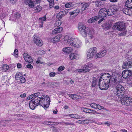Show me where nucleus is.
<instances>
[{
	"mask_svg": "<svg viewBox=\"0 0 132 132\" xmlns=\"http://www.w3.org/2000/svg\"><path fill=\"white\" fill-rule=\"evenodd\" d=\"M89 6V3H85L82 5L81 10L82 11H83L88 8Z\"/></svg>",
	"mask_w": 132,
	"mask_h": 132,
	"instance_id": "b1692460",
	"label": "nucleus"
},
{
	"mask_svg": "<svg viewBox=\"0 0 132 132\" xmlns=\"http://www.w3.org/2000/svg\"><path fill=\"white\" fill-rule=\"evenodd\" d=\"M101 2L100 1H97L95 2L96 6L97 7H99L101 6Z\"/></svg>",
	"mask_w": 132,
	"mask_h": 132,
	"instance_id": "c03bdc74",
	"label": "nucleus"
},
{
	"mask_svg": "<svg viewBox=\"0 0 132 132\" xmlns=\"http://www.w3.org/2000/svg\"><path fill=\"white\" fill-rule=\"evenodd\" d=\"M61 37V34H59L57 35L56 36L51 39L50 41L52 43H56L60 41V39Z\"/></svg>",
	"mask_w": 132,
	"mask_h": 132,
	"instance_id": "f3484780",
	"label": "nucleus"
},
{
	"mask_svg": "<svg viewBox=\"0 0 132 132\" xmlns=\"http://www.w3.org/2000/svg\"><path fill=\"white\" fill-rule=\"evenodd\" d=\"M34 43L38 46H41L43 45V43L42 40L38 36L34 35L33 39Z\"/></svg>",
	"mask_w": 132,
	"mask_h": 132,
	"instance_id": "4468645a",
	"label": "nucleus"
},
{
	"mask_svg": "<svg viewBox=\"0 0 132 132\" xmlns=\"http://www.w3.org/2000/svg\"><path fill=\"white\" fill-rule=\"evenodd\" d=\"M82 110H83V111L84 112L86 113H89V111H90V109H88L84 108H82Z\"/></svg>",
	"mask_w": 132,
	"mask_h": 132,
	"instance_id": "37998d69",
	"label": "nucleus"
},
{
	"mask_svg": "<svg viewBox=\"0 0 132 132\" xmlns=\"http://www.w3.org/2000/svg\"><path fill=\"white\" fill-rule=\"evenodd\" d=\"M76 72H84V70L82 68V69H77L76 70Z\"/></svg>",
	"mask_w": 132,
	"mask_h": 132,
	"instance_id": "e2e57ef3",
	"label": "nucleus"
},
{
	"mask_svg": "<svg viewBox=\"0 0 132 132\" xmlns=\"http://www.w3.org/2000/svg\"><path fill=\"white\" fill-rule=\"evenodd\" d=\"M99 19L98 16H96L89 19L88 21V22L89 23H92L97 20Z\"/></svg>",
	"mask_w": 132,
	"mask_h": 132,
	"instance_id": "4be33fe9",
	"label": "nucleus"
},
{
	"mask_svg": "<svg viewBox=\"0 0 132 132\" xmlns=\"http://www.w3.org/2000/svg\"><path fill=\"white\" fill-rule=\"evenodd\" d=\"M49 2L50 7L51 8H52L54 5L53 0H47Z\"/></svg>",
	"mask_w": 132,
	"mask_h": 132,
	"instance_id": "473e14b6",
	"label": "nucleus"
},
{
	"mask_svg": "<svg viewBox=\"0 0 132 132\" xmlns=\"http://www.w3.org/2000/svg\"><path fill=\"white\" fill-rule=\"evenodd\" d=\"M121 104L126 105L132 104V98L127 97H123L120 100Z\"/></svg>",
	"mask_w": 132,
	"mask_h": 132,
	"instance_id": "0eeeda50",
	"label": "nucleus"
},
{
	"mask_svg": "<svg viewBox=\"0 0 132 132\" xmlns=\"http://www.w3.org/2000/svg\"><path fill=\"white\" fill-rule=\"evenodd\" d=\"M113 28L118 30L122 32L119 34L120 36L126 35V31H125L126 28L125 27L123 23L121 22L116 23L113 27Z\"/></svg>",
	"mask_w": 132,
	"mask_h": 132,
	"instance_id": "20e7f679",
	"label": "nucleus"
},
{
	"mask_svg": "<svg viewBox=\"0 0 132 132\" xmlns=\"http://www.w3.org/2000/svg\"><path fill=\"white\" fill-rule=\"evenodd\" d=\"M34 95H34V94H33L27 97V100H29L32 99L34 97L35 98V96Z\"/></svg>",
	"mask_w": 132,
	"mask_h": 132,
	"instance_id": "09e8293b",
	"label": "nucleus"
},
{
	"mask_svg": "<svg viewBox=\"0 0 132 132\" xmlns=\"http://www.w3.org/2000/svg\"><path fill=\"white\" fill-rule=\"evenodd\" d=\"M34 9L36 12H38L42 10V7L39 5H37L34 7Z\"/></svg>",
	"mask_w": 132,
	"mask_h": 132,
	"instance_id": "c756f323",
	"label": "nucleus"
},
{
	"mask_svg": "<svg viewBox=\"0 0 132 132\" xmlns=\"http://www.w3.org/2000/svg\"><path fill=\"white\" fill-rule=\"evenodd\" d=\"M40 20L43 22V21H45L46 20V18L45 16H44L43 18H39Z\"/></svg>",
	"mask_w": 132,
	"mask_h": 132,
	"instance_id": "603ef678",
	"label": "nucleus"
},
{
	"mask_svg": "<svg viewBox=\"0 0 132 132\" xmlns=\"http://www.w3.org/2000/svg\"><path fill=\"white\" fill-rule=\"evenodd\" d=\"M14 55L16 56L18 54V50L15 49V50L14 52Z\"/></svg>",
	"mask_w": 132,
	"mask_h": 132,
	"instance_id": "69168bd1",
	"label": "nucleus"
},
{
	"mask_svg": "<svg viewBox=\"0 0 132 132\" xmlns=\"http://www.w3.org/2000/svg\"><path fill=\"white\" fill-rule=\"evenodd\" d=\"M100 53H101V55L103 57L106 55V50H104L102 51H100Z\"/></svg>",
	"mask_w": 132,
	"mask_h": 132,
	"instance_id": "79ce46f5",
	"label": "nucleus"
},
{
	"mask_svg": "<svg viewBox=\"0 0 132 132\" xmlns=\"http://www.w3.org/2000/svg\"><path fill=\"white\" fill-rule=\"evenodd\" d=\"M23 56L26 61L30 63H32V59L28 53H24L23 54Z\"/></svg>",
	"mask_w": 132,
	"mask_h": 132,
	"instance_id": "2eb2a0df",
	"label": "nucleus"
},
{
	"mask_svg": "<svg viewBox=\"0 0 132 132\" xmlns=\"http://www.w3.org/2000/svg\"><path fill=\"white\" fill-rule=\"evenodd\" d=\"M22 77V75L21 73L20 72L17 73L15 76V78L16 80H19Z\"/></svg>",
	"mask_w": 132,
	"mask_h": 132,
	"instance_id": "cd10ccee",
	"label": "nucleus"
},
{
	"mask_svg": "<svg viewBox=\"0 0 132 132\" xmlns=\"http://www.w3.org/2000/svg\"><path fill=\"white\" fill-rule=\"evenodd\" d=\"M126 7L129 8H132V0H127L125 2Z\"/></svg>",
	"mask_w": 132,
	"mask_h": 132,
	"instance_id": "412c9836",
	"label": "nucleus"
},
{
	"mask_svg": "<svg viewBox=\"0 0 132 132\" xmlns=\"http://www.w3.org/2000/svg\"><path fill=\"white\" fill-rule=\"evenodd\" d=\"M70 59L71 60L78 59L79 58V55L76 53H71L69 55Z\"/></svg>",
	"mask_w": 132,
	"mask_h": 132,
	"instance_id": "a211bd4d",
	"label": "nucleus"
},
{
	"mask_svg": "<svg viewBox=\"0 0 132 132\" xmlns=\"http://www.w3.org/2000/svg\"><path fill=\"white\" fill-rule=\"evenodd\" d=\"M9 68V67L7 65L4 64L3 65V66L2 70V71L3 72H6L8 70Z\"/></svg>",
	"mask_w": 132,
	"mask_h": 132,
	"instance_id": "7c9ffc66",
	"label": "nucleus"
},
{
	"mask_svg": "<svg viewBox=\"0 0 132 132\" xmlns=\"http://www.w3.org/2000/svg\"><path fill=\"white\" fill-rule=\"evenodd\" d=\"M111 80L114 83L117 84H118L119 82V81H118V78H112Z\"/></svg>",
	"mask_w": 132,
	"mask_h": 132,
	"instance_id": "c9c22d12",
	"label": "nucleus"
},
{
	"mask_svg": "<svg viewBox=\"0 0 132 132\" xmlns=\"http://www.w3.org/2000/svg\"><path fill=\"white\" fill-rule=\"evenodd\" d=\"M132 75V71L129 70H125L122 72V75L123 78L126 79L129 78Z\"/></svg>",
	"mask_w": 132,
	"mask_h": 132,
	"instance_id": "f8f14e48",
	"label": "nucleus"
},
{
	"mask_svg": "<svg viewBox=\"0 0 132 132\" xmlns=\"http://www.w3.org/2000/svg\"><path fill=\"white\" fill-rule=\"evenodd\" d=\"M39 98L38 100H37L39 102L38 105H39L46 109L48 107L51 101L50 100V98L46 95H42L41 97H37Z\"/></svg>",
	"mask_w": 132,
	"mask_h": 132,
	"instance_id": "f03ea898",
	"label": "nucleus"
},
{
	"mask_svg": "<svg viewBox=\"0 0 132 132\" xmlns=\"http://www.w3.org/2000/svg\"><path fill=\"white\" fill-rule=\"evenodd\" d=\"M69 116L72 118L79 119L83 118L81 116H80L76 114H69Z\"/></svg>",
	"mask_w": 132,
	"mask_h": 132,
	"instance_id": "6ab92c4d",
	"label": "nucleus"
},
{
	"mask_svg": "<svg viewBox=\"0 0 132 132\" xmlns=\"http://www.w3.org/2000/svg\"><path fill=\"white\" fill-rule=\"evenodd\" d=\"M97 104H98L93 103L90 104V106L92 108L96 109Z\"/></svg>",
	"mask_w": 132,
	"mask_h": 132,
	"instance_id": "4c0bfd02",
	"label": "nucleus"
},
{
	"mask_svg": "<svg viewBox=\"0 0 132 132\" xmlns=\"http://www.w3.org/2000/svg\"><path fill=\"white\" fill-rule=\"evenodd\" d=\"M132 67V61L123 63L122 68L123 69L129 68Z\"/></svg>",
	"mask_w": 132,
	"mask_h": 132,
	"instance_id": "dca6fc26",
	"label": "nucleus"
},
{
	"mask_svg": "<svg viewBox=\"0 0 132 132\" xmlns=\"http://www.w3.org/2000/svg\"><path fill=\"white\" fill-rule=\"evenodd\" d=\"M39 99V98L36 97L30 101L29 106L31 109L33 110L38 105L39 102L37 100H38Z\"/></svg>",
	"mask_w": 132,
	"mask_h": 132,
	"instance_id": "6e6552de",
	"label": "nucleus"
},
{
	"mask_svg": "<svg viewBox=\"0 0 132 132\" xmlns=\"http://www.w3.org/2000/svg\"><path fill=\"white\" fill-rule=\"evenodd\" d=\"M97 52V48L93 47L90 48L86 53V58L90 60L95 56V54Z\"/></svg>",
	"mask_w": 132,
	"mask_h": 132,
	"instance_id": "423d86ee",
	"label": "nucleus"
},
{
	"mask_svg": "<svg viewBox=\"0 0 132 132\" xmlns=\"http://www.w3.org/2000/svg\"><path fill=\"white\" fill-rule=\"evenodd\" d=\"M131 11L130 10H127V9H126L125 11L124 10V13L126 14L127 15H130L129 13V12H130Z\"/></svg>",
	"mask_w": 132,
	"mask_h": 132,
	"instance_id": "5fc2aeb1",
	"label": "nucleus"
},
{
	"mask_svg": "<svg viewBox=\"0 0 132 132\" xmlns=\"http://www.w3.org/2000/svg\"><path fill=\"white\" fill-rule=\"evenodd\" d=\"M25 3L27 4H28L29 7L30 8L33 7L35 5L34 3V2L31 0L27 1V2H25Z\"/></svg>",
	"mask_w": 132,
	"mask_h": 132,
	"instance_id": "aec40b11",
	"label": "nucleus"
},
{
	"mask_svg": "<svg viewBox=\"0 0 132 132\" xmlns=\"http://www.w3.org/2000/svg\"><path fill=\"white\" fill-rule=\"evenodd\" d=\"M118 10L117 6H114L110 8L108 11H107V15L108 16H111L114 14Z\"/></svg>",
	"mask_w": 132,
	"mask_h": 132,
	"instance_id": "9d476101",
	"label": "nucleus"
},
{
	"mask_svg": "<svg viewBox=\"0 0 132 132\" xmlns=\"http://www.w3.org/2000/svg\"><path fill=\"white\" fill-rule=\"evenodd\" d=\"M78 28L82 35L84 37H86L88 34L89 38L93 40L94 39L93 33L90 31L88 27H86L85 24L82 22H79L78 25Z\"/></svg>",
	"mask_w": 132,
	"mask_h": 132,
	"instance_id": "f257e3e1",
	"label": "nucleus"
},
{
	"mask_svg": "<svg viewBox=\"0 0 132 132\" xmlns=\"http://www.w3.org/2000/svg\"><path fill=\"white\" fill-rule=\"evenodd\" d=\"M65 14V12H60L58 13L56 15V18L57 19L62 18Z\"/></svg>",
	"mask_w": 132,
	"mask_h": 132,
	"instance_id": "c85d7f7f",
	"label": "nucleus"
},
{
	"mask_svg": "<svg viewBox=\"0 0 132 132\" xmlns=\"http://www.w3.org/2000/svg\"><path fill=\"white\" fill-rule=\"evenodd\" d=\"M37 53L38 55H42L44 54L45 53V52L43 50H39L36 52Z\"/></svg>",
	"mask_w": 132,
	"mask_h": 132,
	"instance_id": "e433bc0d",
	"label": "nucleus"
},
{
	"mask_svg": "<svg viewBox=\"0 0 132 132\" xmlns=\"http://www.w3.org/2000/svg\"><path fill=\"white\" fill-rule=\"evenodd\" d=\"M36 63L37 64H38L39 63H40L41 64H44V62H42L39 60V58L37 59Z\"/></svg>",
	"mask_w": 132,
	"mask_h": 132,
	"instance_id": "680f3d73",
	"label": "nucleus"
},
{
	"mask_svg": "<svg viewBox=\"0 0 132 132\" xmlns=\"http://www.w3.org/2000/svg\"><path fill=\"white\" fill-rule=\"evenodd\" d=\"M61 21L60 20H58L55 21L54 23V26L55 27L59 26L61 25Z\"/></svg>",
	"mask_w": 132,
	"mask_h": 132,
	"instance_id": "2f4dec72",
	"label": "nucleus"
},
{
	"mask_svg": "<svg viewBox=\"0 0 132 132\" xmlns=\"http://www.w3.org/2000/svg\"><path fill=\"white\" fill-rule=\"evenodd\" d=\"M57 30V32L59 33L61 32L63 30V28L62 27H60L56 28Z\"/></svg>",
	"mask_w": 132,
	"mask_h": 132,
	"instance_id": "de8ad7c7",
	"label": "nucleus"
},
{
	"mask_svg": "<svg viewBox=\"0 0 132 132\" xmlns=\"http://www.w3.org/2000/svg\"><path fill=\"white\" fill-rule=\"evenodd\" d=\"M90 112H89V114H95V113L96 111L94 110H91L90 109Z\"/></svg>",
	"mask_w": 132,
	"mask_h": 132,
	"instance_id": "4d7b16f0",
	"label": "nucleus"
},
{
	"mask_svg": "<svg viewBox=\"0 0 132 132\" xmlns=\"http://www.w3.org/2000/svg\"><path fill=\"white\" fill-rule=\"evenodd\" d=\"M65 6L66 8H69L72 7V3H69L66 4Z\"/></svg>",
	"mask_w": 132,
	"mask_h": 132,
	"instance_id": "a18cd8bd",
	"label": "nucleus"
},
{
	"mask_svg": "<svg viewBox=\"0 0 132 132\" xmlns=\"http://www.w3.org/2000/svg\"><path fill=\"white\" fill-rule=\"evenodd\" d=\"M107 10L105 8L101 9L99 11L98 15V18L100 19L101 18H104L107 15Z\"/></svg>",
	"mask_w": 132,
	"mask_h": 132,
	"instance_id": "9b49d317",
	"label": "nucleus"
},
{
	"mask_svg": "<svg viewBox=\"0 0 132 132\" xmlns=\"http://www.w3.org/2000/svg\"><path fill=\"white\" fill-rule=\"evenodd\" d=\"M68 38V43L71 46L76 48H79L81 47L82 43L79 39L73 38L68 35H66L64 37L65 39H66Z\"/></svg>",
	"mask_w": 132,
	"mask_h": 132,
	"instance_id": "7ed1b4c3",
	"label": "nucleus"
},
{
	"mask_svg": "<svg viewBox=\"0 0 132 132\" xmlns=\"http://www.w3.org/2000/svg\"><path fill=\"white\" fill-rule=\"evenodd\" d=\"M15 15L14 14H13L12 16L10 17V20H11L15 21L16 19L15 18Z\"/></svg>",
	"mask_w": 132,
	"mask_h": 132,
	"instance_id": "ea45409f",
	"label": "nucleus"
},
{
	"mask_svg": "<svg viewBox=\"0 0 132 132\" xmlns=\"http://www.w3.org/2000/svg\"><path fill=\"white\" fill-rule=\"evenodd\" d=\"M109 84L103 82L102 81H99V86L100 89L101 90H106L107 89L109 86Z\"/></svg>",
	"mask_w": 132,
	"mask_h": 132,
	"instance_id": "ddd939ff",
	"label": "nucleus"
},
{
	"mask_svg": "<svg viewBox=\"0 0 132 132\" xmlns=\"http://www.w3.org/2000/svg\"><path fill=\"white\" fill-rule=\"evenodd\" d=\"M20 80L22 83H24L26 81L25 78L24 77H22L20 78V80Z\"/></svg>",
	"mask_w": 132,
	"mask_h": 132,
	"instance_id": "052dcab7",
	"label": "nucleus"
},
{
	"mask_svg": "<svg viewBox=\"0 0 132 132\" xmlns=\"http://www.w3.org/2000/svg\"><path fill=\"white\" fill-rule=\"evenodd\" d=\"M80 11L79 9H77L72 12H70L69 14L71 15L74 14L75 15H76L78 14Z\"/></svg>",
	"mask_w": 132,
	"mask_h": 132,
	"instance_id": "393cba45",
	"label": "nucleus"
},
{
	"mask_svg": "<svg viewBox=\"0 0 132 132\" xmlns=\"http://www.w3.org/2000/svg\"><path fill=\"white\" fill-rule=\"evenodd\" d=\"M110 79V75L108 73H105L101 76L99 80L109 84Z\"/></svg>",
	"mask_w": 132,
	"mask_h": 132,
	"instance_id": "1a4fd4ad",
	"label": "nucleus"
},
{
	"mask_svg": "<svg viewBox=\"0 0 132 132\" xmlns=\"http://www.w3.org/2000/svg\"><path fill=\"white\" fill-rule=\"evenodd\" d=\"M124 90V88L122 85L118 84L115 87L114 93L119 98L122 95Z\"/></svg>",
	"mask_w": 132,
	"mask_h": 132,
	"instance_id": "39448f33",
	"label": "nucleus"
},
{
	"mask_svg": "<svg viewBox=\"0 0 132 132\" xmlns=\"http://www.w3.org/2000/svg\"><path fill=\"white\" fill-rule=\"evenodd\" d=\"M56 75V73L54 72H52L49 74V76L51 77H54Z\"/></svg>",
	"mask_w": 132,
	"mask_h": 132,
	"instance_id": "864d4df0",
	"label": "nucleus"
},
{
	"mask_svg": "<svg viewBox=\"0 0 132 132\" xmlns=\"http://www.w3.org/2000/svg\"><path fill=\"white\" fill-rule=\"evenodd\" d=\"M15 15V18L16 19H19V18L20 17V14L18 12H16L15 13H14Z\"/></svg>",
	"mask_w": 132,
	"mask_h": 132,
	"instance_id": "6e6d98bb",
	"label": "nucleus"
},
{
	"mask_svg": "<svg viewBox=\"0 0 132 132\" xmlns=\"http://www.w3.org/2000/svg\"><path fill=\"white\" fill-rule=\"evenodd\" d=\"M102 57V56L101 55V53L99 52L97 53L95 56V57L96 59H97V58H100L101 57Z\"/></svg>",
	"mask_w": 132,
	"mask_h": 132,
	"instance_id": "58836bf2",
	"label": "nucleus"
},
{
	"mask_svg": "<svg viewBox=\"0 0 132 132\" xmlns=\"http://www.w3.org/2000/svg\"><path fill=\"white\" fill-rule=\"evenodd\" d=\"M75 100H77L78 99H80L81 98V96L78 95H75Z\"/></svg>",
	"mask_w": 132,
	"mask_h": 132,
	"instance_id": "8fccbe9b",
	"label": "nucleus"
},
{
	"mask_svg": "<svg viewBox=\"0 0 132 132\" xmlns=\"http://www.w3.org/2000/svg\"><path fill=\"white\" fill-rule=\"evenodd\" d=\"M72 51V49L71 47H66L63 48L62 51L65 53H68L71 52Z\"/></svg>",
	"mask_w": 132,
	"mask_h": 132,
	"instance_id": "5701e85b",
	"label": "nucleus"
},
{
	"mask_svg": "<svg viewBox=\"0 0 132 132\" xmlns=\"http://www.w3.org/2000/svg\"><path fill=\"white\" fill-rule=\"evenodd\" d=\"M96 109H98L99 110H101L102 109H103L105 110L106 111L108 110L104 108V107L103 106H101V105L99 104H97Z\"/></svg>",
	"mask_w": 132,
	"mask_h": 132,
	"instance_id": "72a5a7b5",
	"label": "nucleus"
},
{
	"mask_svg": "<svg viewBox=\"0 0 132 132\" xmlns=\"http://www.w3.org/2000/svg\"><path fill=\"white\" fill-rule=\"evenodd\" d=\"M7 78L5 76L2 77V82L3 83H5L7 80Z\"/></svg>",
	"mask_w": 132,
	"mask_h": 132,
	"instance_id": "3c124183",
	"label": "nucleus"
},
{
	"mask_svg": "<svg viewBox=\"0 0 132 132\" xmlns=\"http://www.w3.org/2000/svg\"><path fill=\"white\" fill-rule=\"evenodd\" d=\"M75 94H70L69 95V96L72 99L75 100Z\"/></svg>",
	"mask_w": 132,
	"mask_h": 132,
	"instance_id": "338daca9",
	"label": "nucleus"
},
{
	"mask_svg": "<svg viewBox=\"0 0 132 132\" xmlns=\"http://www.w3.org/2000/svg\"><path fill=\"white\" fill-rule=\"evenodd\" d=\"M82 68L84 70V72H88L89 71V69L88 65L87 64L82 67Z\"/></svg>",
	"mask_w": 132,
	"mask_h": 132,
	"instance_id": "bb28decb",
	"label": "nucleus"
},
{
	"mask_svg": "<svg viewBox=\"0 0 132 132\" xmlns=\"http://www.w3.org/2000/svg\"><path fill=\"white\" fill-rule=\"evenodd\" d=\"M34 3L36 4H39L41 2V0H36L35 1H34Z\"/></svg>",
	"mask_w": 132,
	"mask_h": 132,
	"instance_id": "774afa93",
	"label": "nucleus"
},
{
	"mask_svg": "<svg viewBox=\"0 0 132 132\" xmlns=\"http://www.w3.org/2000/svg\"><path fill=\"white\" fill-rule=\"evenodd\" d=\"M27 68L29 69H32L33 68V66L30 64H27L26 65Z\"/></svg>",
	"mask_w": 132,
	"mask_h": 132,
	"instance_id": "13d9d810",
	"label": "nucleus"
},
{
	"mask_svg": "<svg viewBox=\"0 0 132 132\" xmlns=\"http://www.w3.org/2000/svg\"><path fill=\"white\" fill-rule=\"evenodd\" d=\"M84 120H80L76 121V123H78L79 124H84Z\"/></svg>",
	"mask_w": 132,
	"mask_h": 132,
	"instance_id": "0e129e2a",
	"label": "nucleus"
},
{
	"mask_svg": "<svg viewBox=\"0 0 132 132\" xmlns=\"http://www.w3.org/2000/svg\"><path fill=\"white\" fill-rule=\"evenodd\" d=\"M111 25L110 24L107 23H105L102 25L103 28L105 30H108L111 27Z\"/></svg>",
	"mask_w": 132,
	"mask_h": 132,
	"instance_id": "a878e982",
	"label": "nucleus"
},
{
	"mask_svg": "<svg viewBox=\"0 0 132 132\" xmlns=\"http://www.w3.org/2000/svg\"><path fill=\"white\" fill-rule=\"evenodd\" d=\"M52 34L54 35L58 33V32H57V30L56 28H55L54 29L52 30Z\"/></svg>",
	"mask_w": 132,
	"mask_h": 132,
	"instance_id": "bf43d9fd",
	"label": "nucleus"
},
{
	"mask_svg": "<svg viewBox=\"0 0 132 132\" xmlns=\"http://www.w3.org/2000/svg\"><path fill=\"white\" fill-rule=\"evenodd\" d=\"M96 79L95 77H94L93 79L92 86V87H94L97 83Z\"/></svg>",
	"mask_w": 132,
	"mask_h": 132,
	"instance_id": "f704fd0d",
	"label": "nucleus"
},
{
	"mask_svg": "<svg viewBox=\"0 0 132 132\" xmlns=\"http://www.w3.org/2000/svg\"><path fill=\"white\" fill-rule=\"evenodd\" d=\"M87 64L88 65L89 68L92 69L94 68V66L93 65L92 63H91L89 62L87 63Z\"/></svg>",
	"mask_w": 132,
	"mask_h": 132,
	"instance_id": "a19ab883",
	"label": "nucleus"
},
{
	"mask_svg": "<svg viewBox=\"0 0 132 132\" xmlns=\"http://www.w3.org/2000/svg\"><path fill=\"white\" fill-rule=\"evenodd\" d=\"M65 69L64 67L63 66H60L58 69V70L60 72L63 71Z\"/></svg>",
	"mask_w": 132,
	"mask_h": 132,
	"instance_id": "49530a36",
	"label": "nucleus"
}]
</instances>
